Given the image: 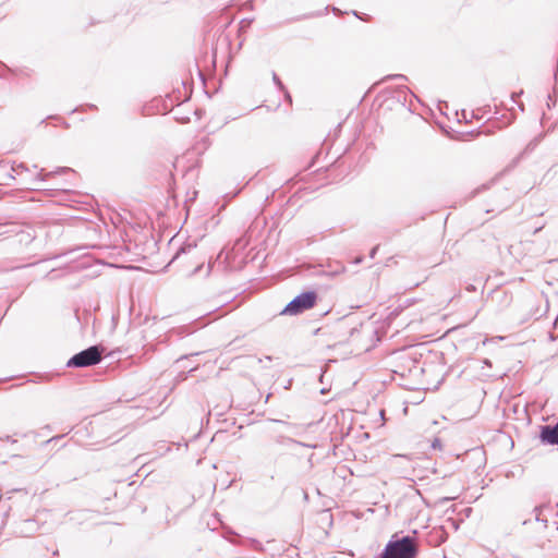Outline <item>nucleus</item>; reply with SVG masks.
<instances>
[{
	"label": "nucleus",
	"instance_id": "1",
	"mask_svg": "<svg viewBox=\"0 0 558 558\" xmlns=\"http://www.w3.org/2000/svg\"><path fill=\"white\" fill-rule=\"evenodd\" d=\"M418 551L416 541L410 536L390 541L381 554V558H415Z\"/></svg>",
	"mask_w": 558,
	"mask_h": 558
},
{
	"label": "nucleus",
	"instance_id": "6",
	"mask_svg": "<svg viewBox=\"0 0 558 558\" xmlns=\"http://www.w3.org/2000/svg\"><path fill=\"white\" fill-rule=\"evenodd\" d=\"M251 8H252V2L250 0H246L245 2H243L241 4V10L251 9Z\"/></svg>",
	"mask_w": 558,
	"mask_h": 558
},
{
	"label": "nucleus",
	"instance_id": "2",
	"mask_svg": "<svg viewBox=\"0 0 558 558\" xmlns=\"http://www.w3.org/2000/svg\"><path fill=\"white\" fill-rule=\"evenodd\" d=\"M316 303L314 292H305L290 301L282 311L286 315H299L306 310L312 308Z\"/></svg>",
	"mask_w": 558,
	"mask_h": 558
},
{
	"label": "nucleus",
	"instance_id": "4",
	"mask_svg": "<svg viewBox=\"0 0 558 558\" xmlns=\"http://www.w3.org/2000/svg\"><path fill=\"white\" fill-rule=\"evenodd\" d=\"M539 440L545 445L558 446V421L556 425L541 427Z\"/></svg>",
	"mask_w": 558,
	"mask_h": 558
},
{
	"label": "nucleus",
	"instance_id": "5",
	"mask_svg": "<svg viewBox=\"0 0 558 558\" xmlns=\"http://www.w3.org/2000/svg\"><path fill=\"white\" fill-rule=\"evenodd\" d=\"M252 20H248L246 17L242 19L240 22V32H245L246 26L250 25Z\"/></svg>",
	"mask_w": 558,
	"mask_h": 558
},
{
	"label": "nucleus",
	"instance_id": "3",
	"mask_svg": "<svg viewBox=\"0 0 558 558\" xmlns=\"http://www.w3.org/2000/svg\"><path fill=\"white\" fill-rule=\"evenodd\" d=\"M101 353L97 347H92L77 354H74L68 362V366L85 367L100 362Z\"/></svg>",
	"mask_w": 558,
	"mask_h": 558
}]
</instances>
